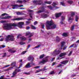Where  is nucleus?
<instances>
[{
    "instance_id": "f257e3e1",
    "label": "nucleus",
    "mask_w": 79,
    "mask_h": 79,
    "mask_svg": "<svg viewBox=\"0 0 79 79\" xmlns=\"http://www.w3.org/2000/svg\"><path fill=\"white\" fill-rule=\"evenodd\" d=\"M24 23L23 22H19L16 23H6L4 25L3 28L6 30H11L13 29L12 26L16 27V26H19L20 28H23V25H24Z\"/></svg>"
},
{
    "instance_id": "f03ea898",
    "label": "nucleus",
    "mask_w": 79,
    "mask_h": 79,
    "mask_svg": "<svg viewBox=\"0 0 79 79\" xmlns=\"http://www.w3.org/2000/svg\"><path fill=\"white\" fill-rule=\"evenodd\" d=\"M46 28L48 30L54 29L56 27V25L55 24L54 22L52 21L47 20L46 21Z\"/></svg>"
},
{
    "instance_id": "7ed1b4c3",
    "label": "nucleus",
    "mask_w": 79,
    "mask_h": 79,
    "mask_svg": "<svg viewBox=\"0 0 79 79\" xmlns=\"http://www.w3.org/2000/svg\"><path fill=\"white\" fill-rule=\"evenodd\" d=\"M15 39L13 36L12 35H9L6 37V38L5 40V41L6 42H8L9 40H10V41H14Z\"/></svg>"
},
{
    "instance_id": "20e7f679",
    "label": "nucleus",
    "mask_w": 79,
    "mask_h": 79,
    "mask_svg": "<svg viewBox=\"0 0 79 79\" xmlns=\"http://www.w3.org/2000/svg\"><path fill=\"white\" fill-rule=\"evenodd\" d=\"M75 15V14L74 12H71L70 15L69 16L68 22L69 23H72V21L74 19V18H73Z\"/></svg>"
},
{
    "instance_id": "39448f33",
    "label": "nucleus",
    "mask_w": 79,
    "mask_h": 79,
    "mask_svg": "<svg viewBox=\"0 0 79 79\" xmlns=\"http://www.w3.org/2000/svg\"><path fill=\"white\" fill-rule=\"evenodd\" d=\"M21 71V69H19L18 70L17 69H16L15 71H14L12 73V76H11V77H15V76H16V74H17V73H18V72H20Z\"/></svg>"
},
{
    "instance_id": "423d86ee",
    "label": "nucleus",
    "mask_w": 79,
    "mask_h": 79,
    "mask_svg": "<svg viewBox=\"0 0 79 79\" xmlns=\"http://www.w3.org/2000/svg\"><path fill=\"white\" fill-rule=\"evenodd\" d=\"M11 6H12V9H17L18 8H19V7H22L24 6L23 5H20L19 6V5L18 4H12L11 5Z\"/></svg>"
},
{
    "instance_id": "0eeeda50",
    "label": "nucleus",
    "mask_w": 79,
    "mask_h": 79,
    "mask_svg": "<svg viewBox=\"0 0 79 79\" xmlns=\"http://www.w3.org/2000/svg\"><path fill=\"white\" fill-rule=\"evenodd\" d=\"M60 52H61L60 51V50H58L57 51V49H55L53 52L52 53H51L52 55L55 56H56V55H58Z\"/></svg>"
},
{
    "instance_id": "6e6552de",
    "label": "nucleus",
    "mask_w": 79,
    "mask_h": 79,
    "mask_svg": "<svg viewBox=\"0 0 79 79\" xmlns=\"http://www.w3.org/2000/svg\"><path fill=\"white\" fill-rule=\"evenodd\" d=\"M64 44H65V43L64 42H62L61 43V47L60 48V50H62V49H63V50H66V48H67V46H64L63 48V46L64 45Z\"/></svg>"
},
{
    "instance_id": "1a4fd4ad",
    "label": "nucleus",
    "mask_w": 79,
    "mask_h": 79,
    "mask_svg": "<svg viewBox=\"0 0 79 79\" xmlns=\"http://www.w3.org/2000/svg\"><path fill=\"white\" fill-rule=\"evenodd\" d=\"M66 55V52H64L61 53L59 55V57L57 58L58 60H61V59H62L64 57H63V56H65Z\"/></svg>"
},
{
    "instance_id": "9d476101",
    "label": "nucleus",
    "mask_w": 79,
    "mask_h": 79,
    "mask_svg": "<svg viewBox=\"0 0 79 79\" xmlns=\"http://www.w3.org/2000/svg\"><path fill=\"white\" fill-rule=\"evenodd\" d=\"M34 2L36 5H41L43 3V1L42 0H36L34 1Z\"/></svg>"
},
{
    "instance_id": "9b49d317",
    "label": "nucleus",
    "mask_w": 79,
    "mask_h": 79,
    "mask_svg": "<svg viewBox=\"0 0 79 79\" xmlns=\"http://www.w3.org/2000/svg\"><path fill=\"white\" fill-rule=\"evenodd\" d=\"M31 64H32V65H35V64L33 63V62H31L30 63H28V64L25 66L26 68H29L31 67Z\"/></svg>"
},
{
    "instance_id": "f8f14e48",
    "label": "nucleus",
    "mask_w": 79,
    "mask_h": 79,
    "mask_svg": "<svg viewBox=\"0 0 79 79\" xmlns=\"http://www.w3.org/2000/svg\"><path fill=\"white\" fill-rule=\"evenodd\" d=\"M48 57H47L45 58L42 61L40 62V63H42V64H45V63H47L48 61Z\"/></svg>"
},
{
    "instance_id": "ddd939ff",
    "label": "nucleus",
    "mask_w": 79,
    "mask_h": 79,
    "mask_svg": "<svg viewBox=\"0 0 79 79\" xmlns=\"http://www.w3.org/2000/svg\"><path fill=\"white\" fill-rule=\"evenodd\" d=\"M28 61H31V62H32L33 63V61H34V57L32 56H29L27 58Z\"/></svg>"
},
{
    "instance_id": "4468645a",
    "label": "nucleus",
    "mask_w": 79,
    "mask_h": 79,
    "mask_svg": "<svg viewBox=\"0 0 79 79\" xmlns=\"http://www.w3.org/2000/svg\"><path fill=\"white\" fill-rule=\"evenodd\" d=\"M41 17L42 18H44V19H45V18H47L48 16V15L47 14H42L41 15Z\"/></svg>"
},
{
    "instance_id": "2eb2a0df",
    "label": "nucleus",
    "mask_w": 79,
    "mask_h": 79,
    "mask_svg": "<svg viewBox=\"0 0 79 79\" xmlns=\"http://www.w3.org/2000/svg\"><path fill=\"white\" fill-rule=\"evenodd\" d=\"M23 19H24V18H23L20 17L12 19V21H15V20H23Z\"/></svg>"
},
{
    "instance_id": "dca6fc26",
    "label": "nucleus",
    "mask_w": 79,
    "mask_h": 79,
    "mask_svg": "<svg viewBox=\"0 0 79 79\" xmlns=\"http://www.w3.org/2000/svg\"><path fill=\"white\" fill-rule=\"evenodd\" d=\"M52 5L53 6L54 8H56V9H58V8H59L58 7L56 6V5H57L56 3L54 2L52 4Z\"/></svg>"
},
{
    "instance_id": "f3484780",
    "label": "nucleus",
    "mask_w": 79,
    "mask_h": 79,
    "mask_svg": "<svg viewBox=\"0 0 79 79\" xmlns=\"http://www.w3.org/2000/svg\"><path fill=\"white\" fill-rule=\"evenodd\" d=\"M55 16L56 18H59V17L61 16V13L56 14L55 15Z\"/></svg>"
},
{
    "instance_id": "a211bd4d",
    "label": "nucleus",
    "mask_w": 79,
    "mask_h": 79,
    "mask_svg": "<svg viewBox=\"0 0 79 79\" xmlns=\"http://www.w3.org/2000/svg\"><path fill=\"white\" fill-rule=\"evenodd\" d=\"M64 18H65L64 17H63V16H62L61 17V21L60 22V24H64V23H63V20H64Z\"/></svg>"
},
{
    "instance_id": "6ab92c4d",
    "label": "nucleus",
    "mask_w": 79,
    "mask_h": 79,
    "mask_svg": "<svg viewBox=\"0 0 79 79\" xmlns=\"http://www.w3.org/2000/svg\"><path fill=\"white\" fill-rule=\"evenodd\" d=\"M11 18V16H7L4 17H2L1 18V19H9L10 18Z\"/></svg>"
},
{
    "instance_id": "aec40b11",
    "label": "nucleus",
    "mask_w": 79,
    "mask_h": 79,
    "mask_svg": "<svg viewBox=\"0 0 79 79\" xmlns=\"http://www.w3.org/2000/svg\"><path fill=\"white\" fill-rule=\"evenodd\" d=\"M41 8L42 9V10L38 11L36 12L37 13L39 14V13H43V12H44V9H43V7H41Z\"/></svg>"
},
{
    "instance_id": "412c9836",
    "label": "nucleus",
    "mask_w": 79,
    "mask_h": 79,
    "mask_svg": "<svg viewBox=\"0 0 79 79\" xmlns=\"http://www.w3.org/2000/svg\"><path fill=\"white\" fill-rule=\"evenodd\" d=\"M68 61L66 60H64L62 62H61L60 63L61 64H66V63H68Z\"/></svg>"
},
{
    "instance_id": "4be33fe9",
    "label": "nucleus",
    "mask_w": 79,
    "mask_h": 79,
    "mask_svg": "<svg viewBox=\"0 0 79 79\" xmlns=\"http://www.w3.org/2000/svg\"><path fill=\"white\" fill-rule=\"evenodd\" d=\"M44 3H47V4H49L50 5L52 3V2L51 1H45L44 2Z\"/></svg>"
},
{
    "instance_id": "5701e85b",
    "label": "nucleus",
    "mask_w": 79,
    "mask_h": 79,
    "mask_svg": "<svg viewBox=\"0 0 79 79\" xmlns=\"http://www.w3.org/2000/svg\"><path fill=\"white\" fill-rule=\"evenodd\" d=\"M16 62H14L11 63V66H13V67H15V66H16Z\"/></svg>"
},
{
    "instance_id": "b1692460",
    "label": "nucleus",
    "mask_w": 79,
    "mask_h": 79,
    "mask_svg": "<svg viewBox=\"0 0 79 79\" xmlns=\"http://www.w3.org/2000/svg\"><path fill=\"white\" fill-rule=\"evenodd\" d=\"M13 67H11L10 68H9L8 69L4 70L5 71H10V70H11V69H13Z\"/></svg>"
},
{
    "instance_id": "393cba45",
    "label": "nucleus",
    "mask_w": 79,
    "mask_h": 79,
    "mask_svg": "<svg viewBox=\"0 0 79 79\" xmlns=\"http://www.w3.org/2000/svg\"><path fill=\"white\" fill-rule=\"evenodd\" d=\"M20 39L21 40H26V38H25L24 36H23L20 37Z\"/></svg>"
},
{
    "instance_id": "a878e982",
    "label": "nucleus",
    "mask_w": 79,
    "mask_h": 79,
    "mask_svg": "<svg viewBox=\"0 0 79 79\" xmlns=\"http://www.w3.org/2000/svg\"><path fill=\"white\" fill-rule=\"evenodd\" d=\"M9 52L10 53H15L16 51V50H13L12 49H9Z\"/></svg>"
},
{
    "instance_id": "bb28decb",
    "label": "nucleus",
    "mask_w": 79,
    "mask_h": 79,
    "mask_svg": "<svg viewBox=\"0 0 79 79\" xmlns=\"http://www.w3.org/2000/svg\"><path fill=\"white\" fill-rule=\"evenodd\" d=\"M16 14L17 15H21L23 14L22 12H18L16 13Z\"/></svg>"
},
{
    "instance_id": "cd10ccee",
    "label": "nucleus",
    "mask_w": 79,
    "mask_h": 79,
    "mask_svg": "<svg viewBox=\"0 0 79 79\" xmlns=\"http://www.w3.org/2000/svg\"><path fill=\"white\" fill-rule=\"evenodd\" d=\"M30 17L31 18V19H32V17L34 16V14L33 13H30Z\"/></svg>"
},
{
    "instance_id": "c85d7f7f",
    "label": "nucleus",
    "mask_w": 79,
    "mask_h": 79,
    "mask_svg": "<svg viewBox=\"0 0 79 79\" xmlns=\"http://www.w3.org/2000/svg\"><path fill=\"white\" fill-rule=\"evenodd\" d=\"M43 71V69H41L38 70L36 71V72H35V73H40V71Z\"/></svg>"
},
{
    "instance_id": "c756f323",
    "label": "nucleus",
    "mask_w": 79,
    "mask_h": 79,
    "mask_svg": "<svg viewBox=\"0 0 79 79\" xmlns=\"http://www.w3.org/2000/svg\"><path fill=\"white\" fill-rule=\"evenodd\" d=\"M62 35L64 37H68V34L66 33H64L62 34Z\"/></svg>"
},
{
    "instance_id": "7c9ffc66",
    "label": "nucleus",
    "mask_w": 79,
    "mask_h": 79,
    "mask_svg": "<svg viewBox=\"0 0 79 79\" xmlns=\"http://www.w3.org/2000/svg\"><path fill=\"white\" fill-rule=\"evenodd\" d=\"M47 7H48V8H49V9H50V10H53V7L51 6H47Z\"/></svg>"
},
{
    "instance_id": "2f4dec72",
    "label": "nucleus",
    "mask_w": 79,
    "mask_h": 79,
    "mask_svg": "<svg viewBox=\"0 0 79 79\" xmlns=\"http://www.w3.org/2000/svg\"><path fill=\"white\" fill-rule=\"evenodd\" d=\"M31 28L32 29H36V27H34L33 25H31Z\"/></svg>"
},
{
    "instance_id": "473e14b6",
    "label": "nucleus",
    "mask_w": 79,
    "mask_h": 79,
    "mask_svg": "<svg viewBox=\"0 0 79 79\" xmlns=\"http://www.w3.org/2000/svg\"><path fill=\"white\" fill-rule=\"evenodd\" d=\"M78 19H79V17L77 16H76L75 21H78Z\"/></svg>"
},
{
    "instance_id": "72a5a7b5",
    "label": "nucleus",
    "mask_w": 79,
    "mask_h": 79,
    "mask_svg": "<svg viewBox=\"0 0 79 79\" xmlns=\"http://www.w3.org/2000/svg\"><path fill=\"white\" fill-rule=\"evenodd\" d=\"M60 38H59V37H56V42H59V41H60Z\"/></svg>"
},
{
    "instance_id": "f704fd0d",
    "label": "nucleus",
    "mask_w": 79,
    "mask_h": 79,
    "mask_svg": "<svg viewBox=\"0 0 79 79\" xmlns=\"http://www.w3.org/2000/svg\"><path fill=\"white\" fill-rule=\"evenodd\" d=\"M67 3L69 4H72L73 3V1H67Z\"/></svg>"
},
{
    "instance_id": "c9c22d12",
    "label": "nucleus",
    "mask_w": 79,
    "mask_h": 79,
    "mask_svg": "<svg viewBox=\"0 0 79 79\" xmlns=\"http://www.w3.org/2000/svg\"><path fill=\"white\" fill-rule=\"evenodd\" d=\"M44 54H43L40 56V59H42V58H43L44 57Z\"/></svg>"
},
{
    "instance_id": "e433bc0d",
    "label": "nucleus",
    "mask_w": 79,
    "mask_h": 79,
    "mask_svg": "<svg viewBox=\"0 0 79 79\" xmlns=\"http://www.w3.org/2000/svg\"><path fill=\"white\" fill-rule=\"evenodd\" d=\"M17 2L19 3H23V1H22L18 0L17 1Z\"/></svg>"
},
{
    "instance_id": "4c0bfd02",
    "label": "nucleus",
    "mask_w": 79,
    "mask_h": 79,
    "mask_svg": "<svg viewBox=\"0 0 79 79\" xmlns=\"http://www.w3.org/2000/svg\"><path fill=\"white\" fill-rule=\"evenodd\" d=\"M20 45H24V44H25V43L23 42H21L20 43Z\"/></svg>"
},
{
    "instance_id": "58836bf2",
    "label": "nucleus",
    "mask_w": 79,
    "mask_h": 79,
    "mask_svg": "<svg viewBox=\"0 0 79 79\" xmlns=\"http://www.w3.org/2000/svg\"><path fill=\"white\" fill-rule=\"evenodd\" d=\"M60 5H62V6H65L64 5V3H63V2H61L60 3Z\"/></svg>"
},
{
    "instance_id": "ea45409f",
    "label": "nucleus",
    "mask_w": 79,
    "mask_h": 79,
    "mask_svg": "<svg viewBox=\"0 0 79 79\" xmlns=\"http://www.w3.org/2000/svg\"><path fill=\"white\" fill-rule=\"evenodd\" d=\"M29 35H30V36L28 37L29 38H30V37H32V36L33 34H32V33H30Z\"/></svg>"
},
{
    "instance_id": "a19ab883",
    "label": "nucleus",
    "mask_w": 79,
    "mask_h": 79,
    "mask_svg": "<svg viewBox=\"0 0 79 79\" xmlns=\"http://www.w3.org/2000/svg\"><path fill=\"white\" fill-rule=\"evenodd\" d=\"M6 21H3V20H2L0 22V23H6Z\"/></svg>"
},
{
    "instance_id": "79ce46f5",
    "label": "nucleus",
    "mask_w": 79,
    "mask_h": 79,
    "mask_svg": "<svg viewBox=\"0 0 79 79\" xmlns=\"http://www.w3.org/2000/svg\"><path fill=\"white\" fill-rule=\"evenodd\" d=\"M31 23V22L30 21H27L26 22V24L27 25H28V24H29V23Z\"/></svg>"
},
{
    "instance_id": "37998d69",
    "label": "nucleus",
    "mask_w": 79,
    "mask_h": 79,
    "mask_svg": "<svg viewBox=\"0 0 79 79\" xmlns=\"http://www.w3.org/2000/svg\"><path fill=\"white\" fill-rule=\"evenodd\" d=\"M72 52H72V51H70L69 53L68 54V56H71V54H72Z\"/></svg>"
},
{
    "instance_id": "c03bdc74",
    "label": "nucleus",
    "mask_w": 79,
    "mask_h": 79,
    "mask_svg": "<svg viewBox=\"0 0 79 79\" xmlns=\"http://www.w3.org/2000/svg\"><path fill=\"white\" fill-rule=\"evenodd\" d=\"M40 45H38L37 46H36V47H35V48H39V47H40Z\"/></svg>"
},
{
    "instance_id": "a18cd8bd",
    "label": "nucleus",
    "mask_w": 79,
    "mask_h": 79,
    "mask_svg": "<svg viewBox=\"0 0 79 79\" xmlns=\"http://www.w3.org/2000/svg\"><path fill=\"white\" fill-rule=\"evenodd\" d=\"M41 27L42 29H44V27H45V25H44V24H42L41 25Z\"/></svg>"
},
{
    "instance_id": "49530a36",
    "label": "nucleus",
    "mask_w": 79,
    "mask_h": 79,
    "mask_svg": "<svg viewBox=\"0 0 79 79\" xmlns=\"http://www.w3.org/2000/svg\"><path fill=\"white\" fill-rule=\"evenodd\" d=\"M26 53V51H23L22 52L21 55H24Z\"/></svg>"
},
{
    "instance_id": "de8ad7c7",
    "label": "nucleus",
    "mask_w": 79,
    "mask_h": 79,
    "mask_svg": "<svg viewBox=\"0 0 79 79\" xmlns=\"http://www.w3.org/2000/svg\"><path fill=\"white\" fill-rule=\"evenodd\" d=\"M74 29V26H73L71 28V30L72 31H73Z\"/></svg>"
},
{
    "instance_id": "09e8293b",
    "label": "nucleus",
    "mask_w": 79,
    "mask_h": 79,
    "mask_svg": "<svg viewBox=\"0 0 79 79\" xmlns=\"http://www.w3.org/2000/svg\"><path fill=\"white\" fill-rule=\"evenodd\" d=\"M10 66V65H6L4 67V68H7L8 67H9V66Z\"/></svg>"
},
{
    "instance_id": "8fccbe9b",
    "label": "nucleus",
    "mask_w": 79,
    "mask_h": 79,
    "mask_svg": "<svg viewBox=\"0 0 79 79\" xmlns=\"http://www.w3.org/2000/svg\"><path fill=\"white\" fill-rule=\"evenodd\" d=\"M76 76V75L73 74L72 75H71V77H74V76Z\"/></svg>"
},
{
    "instance_id": "3c124183",
    "label": "nucleus",
    "mask_w": 79,
    "mask_h": 79,
    "mask_svg": "<svg viewBox=\"0 0 79 79\" xmlns=\"http://www.w3.org/2000/svg\"><path fill=\"white\" fill-rule=\"evenodd\" d=\"M2 47H1L0 46V48H5V46L4 45H2Z\"/></svg>"
},
{
    "instance_id": "603ef678",
    "label": "nucleus",
    "mask_w": 79,
    "mask_h": 79,
    "mask_svg": "<svg viewBox=\"0 0 79 79\" xmlns=\"http://www.w3.org/2000/svg\"><path fill=\"white\" fill-rule=\"evenodd\" d=\"M54 72L53 71H52L50 73V74H53L54 73Z\"/></svg>"
},
{
    "instance_id": "864d4df0",
    "label": "nucleus",
    "mask_w": 79,
    "mask_h": 79,
    "mask_svg": "<svg viewBox=\"0 0 79 79\" xmlns=\"http://www.w3.org/2000/svg\"><path fill=\"white\" fill-rule=\"evenodd\" d=\"M25 74L27 75H29L30 74V73H29L25 72Z\"/></svg>"
},
{
    "instance_id": "5fc2aeb1",
    "label": "nucleus",
    "mask_w": 79,
    "mask_h": 79,
    "mask_svg": "<svg viewBox=\"0 0 79 79\" xmlns=\"http://www.w3.org/2000/svg\"><path fill=\"white\" fill-rule=\"evenodd\" d=\"M61 66H62V64H59L58 65V66H57V67H61Z\"/></svg>"
},
{
    "instance_id": "6e6d98bb",
    "label": "nucleus",
    "mask_w": 79,
    "mask_h": 79,
    "mask_svg": "<svg viewBox=\"0 0 79 79\" xmlns=\"http://www.w3.org/2000/svg\"><path fill=\"white\" fill-rule=\"evenodd\" d=\"M26 29L27 30H28L30 29V27H26Z\"/></svg>"
},
{
    "instance_id": "4d7b16f0",
    "label": "nucleus",
    "mask_w": 79,
    "mask_h": 79,
    "mask_svg": "<svg viewBox=\"0 0 79 79\" xmlns=\"http://www.w3.org/2000/svg\"><path fill=\"white\" fill-rule=\"evenodd\" d=\"M4 77V76H1L0 77V79H3Z\"/></svg>"
},
{
    "instance_id": "13d9d810",
    "label": "nucleus",
    "mask_w": 79,
    "mask_h": 79,
    "mask_svg": "<svg viewBox=\"0 0 79 79\" xmlns=\"http://www.w3.org/2000/svg\"><path fill=\"white\" fill-rule=\"evenodd\" d=\"M45 13H47V14H48V13H49V12L48 10H46L45 11Z\"/></svg>"
},
{
    "instance_id": "bf43d9fd",
    "label": "nucleus",
    "mask_w": 79,
    "mask_h": 79,
    "mask_svg": "<svg viewBox=\"0 0 79 79\" xmlns=\"http://www.w3.org/2000/svg\"><path fill=\"white\" fill-rule=\"evenodd\" d=\"M46 66L44 68V69H43V71H45L46 70H47V69H46Z\"/></svg>"
},
{
    "instance_id": "052dcab7",
    "label": "nucleus",
    "mask_w": 79,
    "mask_h": 79,
    "mask_svg": "<svg viewBox=\"0 0 79 79\" xmlns=\"http://www.w3.org/2000/svg\"><path fill=\"white\" fill-rule=\"evenodd\" d=\"M6 54L5 53H4V55L2 56L3 58H4V57H5V56H6Z\"/></svg>"
},
{
    "instance_id": "680f3d73",
    "label": "nucleus",
    "mask_w": 79,
    "mask_h": 79,
    "mask_svg": "<svg viewBox=\"0 0 79 79\" xmlns=\"http://www.w3.org/2000/svg\"><path fill=\"white\" fill-rule=\"evenodd\" d=\"M37 24V21L35 22L34 23V25H36V24Z\"/></svg>"
},
{
    "instance_id": "e2e57ef3",
    "label": "nucleus",
    "mask_w": 79,
    "mask_h": 79,
    "mask_svg": "<svg viewBox=\"0 0 79 79\" xmlns=\"http://www.w3.org/2000/svg\"><path fill=\"white\" fill-rule=\"evenodd\" d=\"M4 40V38H1V39H0V41H3V40Z\"/></svg>"
},
{
    "instance_id": "0e129e2a",
    "label": "nucleus",
    "mask_w": 79,
    "mask_h": 79,
    "mask_svg": "<svg viewBox=\"0 0 79 79\" xmlns=\"http://www.w3.org/2000/svg\"><path fill=\"white\" fill-rule=\"evenodd\" d=\"M30 33H26V36H27V35H29Z\"/></svg>"
},
{
    "instance_id": "69168bd1",
    "label": "nucleus",
    "mask_w": 79,
    "mask_h": 79,
    "mask_svg": "<svg viewBox=\"0 0 79 79\" xmlns=\"http://www.w3.org/2000/svg\"><path fill=\"white\" fill-rule=\"evenodd\" d=\"M56 64V62H53L52 63V66H54V65H55V64Z\"/></svg>"
},
{
    "instance_id": "338daca9",
    "label": "nucleus",
    "mask_w": 79,
    "mask_h": 79,
    "mask_svg": "<svg viewBox=\"0 0 79 79\" xmlns=\"http://www.w3.org/2000/svg\"><path fill=\"white\" fill-rule=\"evenodd\" d=\"M40 67L39 66H37L36 67H34V68H40Z\"/></svg>"
},
{
    "instance_id": "774afa93",
    "label": "nucleus",
    "mask_w": 79,
    "mask_h": 79,
    "mask_svg": "<svg viewBox=\"0 0 79 79\" xmlns=\"http://www.w3.org/2000/svg\"><path fill=\"white\" fill-rule=\"evenodd\" d=\"M23 2H28V0H24Z\"/></svg>"
}]
</instances>
